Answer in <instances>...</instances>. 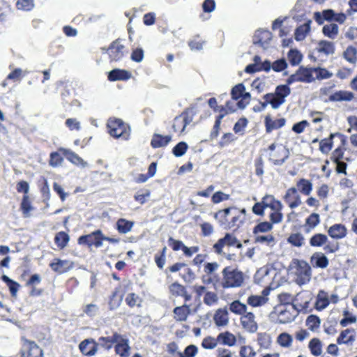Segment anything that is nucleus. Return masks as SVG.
Here are the masks:
<instances>
[{"instance_id": "a211bd4d", "label": "nucleus", "mask_w": 357, "mask_h": 357, "mask_svg": "<svg viewBox=\"0 0 357 357\" xmlns=\"http://www.w3.org/2000/svg\"><path fill=\"white\" fill-rule=\"evenodd\" d=\"M218 344L228 347L235 346L237 341L236 336L229 331H225L219 333L218 335Z\"/></svg>"}, {"instance_id": "bf43d9fd", "label": "nucleus", "mask_w": 357, "mask_h": 357, "mask_svg": "<svg viewBox=\"0 0 357 357\" xmlns=\"http://www.w3.org/2000/svg\"><path fill=\"white\" fill-rule=\"evenodd\" d=\"M218 344V337L216 338L208 336L203 339L202 346L206 349H213Z\"/></svg>"}, {"instance_id": "13d9d810", "label": "nucleus", "mask_w": 357, "mask_h": 357, "mask_svg": "<svg viewBox=\"0 0 357 357\" xmlns=\"http://www.w3.org/2000/svg\"><path fill=\"white\" fill-rule=\"evenodd\" d=\"M305 238L300 233L291 234L288 238V242L294 246L301 247L304 244Z\"/></svg>"}, {"instance_id": "f8f14e48", "label": "nucleus", "mask_w": 357, "mask_h": 357, "mask_svg": "<svg viewBox=\"0 0 357 357\" xmlns=\"http://www.w3.org/2000/svg\"><path fill=\"white\" fill-rule=\"evenodd\" d=\"M98 344L92 338L85 339L79 344V349L85 356H94L98 351Z\"/></svg>"}, {"instance_id": "423d86ee", "label": "nucleus", "mask_w": 357, "mask_h": 357, "mask_svg": "<svg viewBox=\"0 0 357 357\" xmlns=\"http://www.w3.org/2000/svg\"><path fill=\"white\" fill-rule=\"evenodd\" d=\"M101 52L109 55L110 61H119L126 54L125 46L119 40L112 42L108 48L102 47Z\"/></svg>"}, {"instance_id": "cd10ccee", "label": "nucleus", "mask_w": 357, "mask_h": 357, "mask_svg": "<svg viewBox=\"0 0 357 357\" xmlns=\"http://www.w3.org/2000/svg\"><path fill=\"white\" fill-rule=\"evenodd\" d=\"M134 222L124 218H120L116 223V229L120 234H127L132 230Z\"/></svg>"}, {"instance_id": "f03ea898", "label": "nucleus", "mask_w": 357, "mask_h": 357, "mask_svg": "<svg viewBox=\"0 0 357 357\" xmlns=\"http://www.w3.org/2000/svg\"><path fill=\"white\" fill-rule=\"evenodd\" d=\"M109 133L115 138H121L123 140L129 139L130 129L122 120L110 119L107 123Z\"/></svg>"}, {"instance_id": "a18cd8bd", "label": "nucleus", "mask_w": 357, "mask_h": 357, "mask_svg": "<svg viewBox=\"0 0 357 357\" xmlns=\"http://www.w3.org/2000/svg\"><path fill=\"white\" fill-rule=\"evenodd\" d=\"M328 237L323 234H317L312 236L310 240V244L312 247H320L326 244Z\"/></svg>"}, {"instance_id": "4d7b16f0", "label": "nucleus", "mask_w": 357, "mask_h": 357, "mask_svg": "<svg viewBox=\"0 0 357 357\" xmlns=\"http://www.w3.org/2000/svg\"><path fill=\"white\" fill-rule=\"evenodd\" d=\"M296 314H292L289 310H281L279 314V321L280 323H289L294 320Z\"/></svg>"}, {"instance_id": "c85d7f7f", "label": "nucleus", "mask_w": 357, "mask_h": 357, "mask_svg": "<svg viewBox=\"0 0 357 357\" xmlns=\"http://www.w3.org/2000/svg\"><path fill=\"white\" fill-rule=\"evenodd\" d=\"M263 98L264 100H267L269 105L274 109H278L285 102L284 100L278 97L275 93H266L264 96Z\"/></svg>"}, {"instance_id": "774afa93", "label": "nucleus", "mask_w": 357, "mask_h": 357, "mask_svg": "<svg viewBox=\"0 0 357 357\" xmlns=\"http://www.w3.org/2000/svg\"><path fill=\"white\" fill-rule=\"evenodd\" d=\"M241 357H255L256 351L251 346H242L239 351Z\"/></svg>"}, {"instance_id": "79ce46f5", "label": "nucleus", "mask_w": 357, "mask_h": 357, "mask_svg": "<svg viewBox=\"0 0 357 357\" xmlns=\"http://www.w3.org/2000/svg\"><path fill=\"white\" fill-rule=\"evenodd\" d=\"M293 338L287 333H282L277 337V343L282 347L289 348L291 346Z\"/></svg>"}, {"instance_id": "4c0bfd02", "label": "nucleus", "mask_w": 357, "mask_h": 357, "mask_svg": "<svg viewBox=\"0 0 357 357\" xmlns=\"http://www.w3.org/2000/svg\"><path fill=\"white\" fill-rule=\"evenodd\" d=\"M312 261L314 264L315 266L324 268L328 265V258L321 252L315 253L312 257Z\"/></svg>"}, {"instance_id": "ddd939ff", "label": "nucleus", "mask_w": 357, "mask_h": 357, "mask_svg": "<svg viewBox=\"0 0 357 357\" xmlns=\"http://www.w3.org/2000/svg\"><path fill=\"white\" fill-rule=\"evenodd\" d=\"M23 350L24 357H43L42 349L34 342L26 340Z\"/></svg>"}, {"instance_id": "603ef678", "label": "nucleus", "mask_w": 357, "mask_h": 357, "mask_svg": "<svg viewBox=\"0 0 357 357\" xmlns=\"http://www.w3.org/2000/svg\"><path fill=\"white\" fill-rule=\"evenodd\" d=\"M54 241L59 248H63L69 241V236L63 231L59 232L54 238Z\"/></svg>"}, {"instance_id": "bb28decb", "label": "nucleus", "mask_w": 357, "mask_h": 357, "mask_svg": "<svg viewBox=\"0 0 357 357\" xmlns=\"http://www.w3.org/2000/svg\"><path fill=\"white\" fill-rule=\"evenodd\" d=\"M354 98V94L347 91H339L329 96V100L337 101H350Z\"/></svg>"}, {"instance_id": "4be33fe9", "label": "nucleus", "mask_w": 357, "mask_h": 357, "mask_svg": "<svg viewBox=\"0 0 357 357\" xmlns=\"http://www.w3.org/2000/svg\"><path fill=\"white\" fill-rule=\"evenodd\" d=\"M215 324L218 326H224L229 323L228 311L226 308L218 309L213 317Z\"/></svg>"}, {"instance_id": "3c124183", "label": "nucleus", "mask_w": 357, "mask_h": 357, "mask_svg": "<svg viewBox=\"0 0 357 357\" xmlns=\"http://www.w3.org/2000/svg\"><path fill=\"white\" fill-rule=\"evenodd\" d=\"M323 33L326 36L335 38L338 33V26L336 24H326L323 27Z\"/></svg>"}, {"instance_id": "6e6552de", "label": "nucleus", "mask_w": 357, "mask_h": 357, "mask_svg": "<svg viewBox=\"0 0 357 357\" xmlns=\"http://www.w3.org/2000/svg\"><path fill=\"white\" fill-rule=\"evenodd\" d=\"M104 235L101 230L98 229L95 231L78 238V243L80 245H86L88 247L95 246L100 248L102 245Z\"/></svg>"}, {"instance_id": "9b49d317", "label": "nucleus", "mask_w": 357, "mask_h": 357, "mask_svg": "<svg viewBox=\"0 0 357 357\" xmlns=\"http://www.w3.org/2000/svg\"><path fill=\"white\" fill-rule=\"evenodd\" d=\"M241 324L243 328L249 333H255L258 328L255 316L251 312H246L241 316Z\"/></svg>"}, {"instance_id": "7c9ffc66", "label": "nucleus", "mask_w": 357, "mask_h": 357, "mask_svg": "<svg viewBox=\"0 0 357 357\" xmlns=\"http://www.w3.org/2000/svg\"><path fill=\"white\" fill-rule=\"evenodd\" d=\"M330 300L326 292L320 291L317 295L316 301V308L318 310H322L328 307Z\"/></svg>"}, {"instance_id": "0eeeda50", "label": "nucleus", "mask_w": 357, "mask_h": 357, "mask_svg": "<svg viewBox=\"0 0 357 357\" xmlns=\"http://www.w3.org/2000/svg\"><path fill=\"white\" fill-rule=\"evenodd\" d=\"M312 300V295L308 291H301L295 296L291 308L298 312L305 313L308 311L309 304Z\"/></svg>"}, {"instance_id": "c9c22d12", "label": "nucleus", "mask_w": 357, "mask_h": 357, "mask_svg": "<svg viewBox=\"0 0 357 357\" xmlns=\"http://www.w3.org/2000/svg\"><path fill=\"white\" fill-rule=\"evenodd\" d=\"M247 305L240 301L236 300L229 305V310L235 314L243 315L247 312Z\"/></svg>"}, {"instance_id": "473e14b6", "label": "nucleus", "mask_w": 357, "mask_h": 357, "mask_svg": "<svg viewBox=\"0 0 357 357\" xmlns=\"http://www.w3.org/2000/svg\"><path fill=\"white\" fill-rule=\"evenodd\" d=\"M120 338V335L114 333L111 337H100L98 339V341L100 342V344L102 347H105L107 349H109L112 348L113 343L119 342Z\"/></svg>"}, {"instance_id": "c03bdc74", "label": "nucleus", "mask_w": 357, "mask_h": 357, "mask_svg": "<svg viewBox=\"0 0 357 357\" xmlns=\"http://www.w3.org/2000/svg\"><path fill=\"white\" fill-rule=\"evenodd\" d=\"M344 58L350 63L354 64L357 61V49L353 46H349L344 52Z\"/></svg>"}, {"instance_id": "338daca9", "label": "nucleus", "mask_w": 357, "mask_h": 357, "mask_svg": "<svg viewBox=\"0 0 357 357\" xmlns=\"http://www.w3.org/2000/svg\"><path fill=\"white\" fill-rule=\"evenodd\" d=\"M140 302H141L140 298L139 297V296H137L135 293L128 294L126 298V303H127L128 305H129L131 307L136 306V305L139 306L140 304Z\"/></svg>"}, {"instance_id": "39448f33", "label": "nucleus", "mask_w": 357, "mask_h": 357, "mask_svg": "<svg viewBox=\"0 0 357 357\" xmlns=\"http://www.w3.org/2000/svg\"><path fill=\"white\" fill-rule=\"evenodd\" d=\"M231 95L232 100L238 101L237 106L241 109H245L251 99L250 93L245 91V86L241 83L232 88Z\"/></svg>"}, {"instance_id": "ea45409f", "label": "nucleus", "mask_w": 357, "mask_h": 357, "mask_svg": "<svg viewBox=\"0 0 357 357\" xmlns=\"http://www.w3.org/2000/svg\"><path fill=\"white\" fill-rule=\"evenodd\" d=\"M20 208L24 218L30 217L31 211L33 209V208L28 195H24L23 197Z\"/></svg>"}, {"instance_id": "f3484780", "label": "nucleus", "mask_w": 357, "mask_h": 357, "mask_svg": "<svg viewBox=\"0 0 357 357\" xmlns=\"http://www.w3.org/2000/svg\"><path fill=\"white\" fill-rule=\"evenodd\" d=\"M173 313L174 314V317L177 321H185L190 314V306L184 304L181 306L176 307L173 310Z\"/></svg>"}, {"instance_id": "2eb2a0df", "label": "nucleus", "mask_w": 357, "mask_h": 357, "mask_svg": "<svg viewBox=\"0 0 357 357\" xmlns=\"http://www.w3.org/2000/svg\"><path fill=\"white\" fill-rule=\"evenodd\" d=\"M59 151L62 152V153L66 156V159L73 164L77 166H80L82 167H87V162H85L75 152L66 149H60Z\"/></svg>"}, {"instance_id": "49530a36", "label": "nucleus", "mask_w": 357, "mask_h": 357, "mask_svg": "<svg viewBox=\"0 0 357 357\" xmlns=\"http://www.w3.org/2000/svg\"><path fill=\"white\" fill-rule=\"evenodd\" d=\"M335 134H331L328 138H325L321 139L319 143V150L321 153L324 154H327L332 149V140Z\"/></svg>"}, {"instance_id": "dca6fc26", "label": "nucleus", "mask_w": 357, "mask_h": 357, "mask_svg": "<svg viewBox=\"0 0 357 357\" xmlns=\"http://www.w3.org/2000/svg\"><path fill=\"white\" fill-rule=\"evenodd\" d=\"M131 77L132 74L130 72L119 68L111 70L108 74V79L111 82L119 80L126 81L129 79Z\"/></svg>"}, {"instance_id": "e433bc0d", "label": "nucleus", "mask_w": 357, "mask_h": 357, "mask_svg": "<svg viewBox=\"0 0 357 357\" xmlns=\"http://www.w3.org/2000/svg\"><path fill=\"white\" fill-rule=\"evenodd\" d=\"M268 301V298L264 296L252 295L248 298L247 303L249 305L257 307L266 304Z\"/></svg>"}, {"instance_id": "864d4df0", "label": "nucleus", "mask_w": 357, "mask_h": 357, "mask_svg": "<svg viewBox=\"0 0 357 357\" xmlns=\"http://www.w3.org/2000/svg\"><path fill=\"white\" fill-rule=\"evenodd\" d=\"M321 324L320 319L316 315H310L306 320V325L312 331H316L319 328Z\"/></svg>"}, {"instance_id": "20e7f679", "label": "nucleus", "mask_w": 357, "mask_h": 357, "mask_svg": "<svg viewBox=\"0 0 357 357\" xmlns=\"http://www.w3.org/2000/svg\"><path fill=\"white\" fill-rule=\"evenodd\" d=\"M316 80L314 76L313 68L307 67H300L297 71L290 75L287 82L288 84H291L294 82H304V83H312Z\"/></svg>"}, {"instance_id": "e2e57ef3", "label": "nucleus", "mask_w": 357, "mask_h": 357, "mask_svg": "<svg viewBox=\"0 0 357 357\" xmlns=\"http://www.w3.org/2000/svg\"><path fill=\"white\" fill-rule=\"evenodd\" d=\"M273 228L272 223H270L268 222H263L259 224H258L257 226L254 228V234H263L266 231H268L271 230Z\"/></svg>"}, {"instance_id": "72a5a7b5", "label": "nucleus", "mask_w": 357, "mask_h": 357, "mask_svg": "<svg viewBox=\"0 0 357 357\" xmlns=\"http://www.w3.org/2000/svg\"><path fill=\"white\" fill-rule=\"evenodd\" d=\"M353 333V331L349 329H346L342 331L337 337V343L339 344L352 343L355 340V337Z\"/></svg>"}, {"instance_id": "69168bd1", "label": "nucleus", "mask_w": 357, "mask_h": 357, "mask_svg": "<svg viewBox=\"0 0 357 357\" xmlns=\"http://www.w3.org/2000/svg\"><path fill=\"white\" fill-rule=\"evenodd\" d=\"M223 238L227 246H236L238 248H241L242 247V244L231 234H226Z\"/></svg>"}, {"instance_id": "2f4dec72", "label": "nucleus", "mask_w": 357, "mask_h": 357, "mask_svg": "<svg viewBox=\"0 0 357 357\" xmlns=\"http://www.w3.org/2000/svg\"><path fill=\"white\" fill-rule=\"evenodd\" d=\"M255 241L268 246H273L275 243V238L271 234H255Z\"/></svg>"}, {"instance_id": "a878e982", "label": "nucleus", "mask_w": 357, "mask_h": 357, "mask_svg": "<svg viewBox=\"0 0 357 357\" xmlns=\"http://www.w3.org/2000/svg\"><path fill=\"white\" fill-rule=\"evenodd\" d=\"M115 347L116 353L121 357H128L130 354V346L128 340L123 339L121 336L119 342H116Z\"/></svg>"}, {"instance_id": "37998d69", "label": "nucleus", "mask_w": 357, "mask_h": 357, "mask_svg": "<svg viewBox=\"0 0 357 357\" xmlns=\"http://www.w3.org/2000/svg\"><path fill=\"white\" fill-rule=\"evenodd\" d=\"M320 222L319 215L317 213H312L305 220L306 231L310 232Z\"/></svg>"}, {"instance_id": "f704fd0d", "label": "nucleus", "mask_w": 357, "mask_h": 357, "mask_svg": "<svg viewBox=\"0 0 357 357\" xmlns=\"http://www.w3.org/2000/svg\"><path fill=\"white\" fill-rule=\"evenodd\" d=\"M317 49L319 52L324 53L326 55L333 54L335 52L334 44L332 42L326 40L320 41Z\"/></svg>"}, {"instance_id": "412c9836", "label": "nucleus", "mask_w": 357, "mask_h": 357, "mask_svg": "<svg viewBox=\"0 0 357 357\" xmlns=\"http://www.w3.org/2000/svg\"><path fill=\"white\" fill-rule=\"evenodd\" d=\"M172 140L170 135H161L159 134H154L153 135L151 145L153 148L157 149L166 146Z\"/></svg>"}, {"instance_id": "393cba45", "label": "nucleus", "mask_w": 357, "mask_h": 357, "mask_svg": "<svg viewBox=\"0 0 357 357\" xmlns=\"http://www.w3.org/2000/svg\"><path fill=\"white\" fill-rule=\"evenodd\" d=\"M312 21L308 20L307 22L297 27L295 30V39L297 41L303 40L310 31V24Z\"/></svg>"}, {"instance_id": "b1692460", "label": "nucleus", "mask_w": 357, "mask_h": 357, "mask_svg": "<svg viewBox=\"0 0 357 357\" xmlns=\"http://www.w3.org/2000/svg\"><path fill=\"white\" fill-rule=\"evenodd\" d=\"M191 120L187 115H181L174 119L173 128L176 132H183Z\"/></svg>"}, {"instance_id": "58836bf2", "label": "nucleus", "mask_w": 357, "mask_h": 357, "mask_svg": "<svg viewBox=\"0 0 357 357\" xmlns=\"http://www.w3.org/2000/svg\"><path fill=\"white\" fill-rule=\"evenodd\" d=\"M257 343L261 349H269L272 344L271 335L266 333H259L257 335Z\"/></svg>"}, {"instance_id": "de8ad7c7", "label": "nucleus", "mask_w": 357, "mask_h": 357, "mask_svg": "<svg viewBox=\"0 0 357 357\" xmlns=\"http://www.w3.org/2000/svg\"><path fill=\"white\" fill-rule=\"evenodd\" d=\"M314 78L318 80L326 79L333 76V73L327 69L320 67L313 68Z\"/></svg>"}, {"instance_id": "6ab92c4d", "label": "nucleus", "mask_w": 357, "mask_h": 357, "mask_svg": "<svg viewBox=\"0 0 357 357\" xmlns=\"http://www.w3.org/2000/svg\"><path fill=\"white\" fill-rule=\"evenodd\" d=\"M265 208H270L272 211H282L283 206L280 201L276 200L273 195H266L262 199Z\"/></svg>"}, {"instance_id": "4468645a", "label": "nucleus", "mask_w": 357, "mask_h": 357, "mask_svg": "<svg viewBox=\"0 0 357 357\" xmlns=\"http://www.w3.org/2000/svg\"><path fill=\"white\" fill-rule=\"evenodd\" d=\"M50 266L54 272L61 274L69 271L73 266V263L68 260L54 259Z\"/></svg>"}, {"instance_id": "f257e3e1", "label": "nucleus", "mask_w": 357, "mask_h": 357, "mask_svg": "<svg viewBox=\"0 0 357 357\" xmlns=\"http://www.w3.org/2000/svg\"><path fill=\"white\" fill-rule=\"evenodd\" d=\"M222 275L221 285L225 289L239 287L243 283V273L231 266L225 267Z\"/></svg>"}, {"instance_id": "09e8293b", "label": "nucleus", "mask_w": 357, "mask_h": 357, "mask_svg": "<svg viewBox=\"0 0 357 357\" xmlns=\"http://www.w3.org/2000/svg\"><path fill=\"white\" fill-rule=\"evenodd\" d=\"M303 59L302 54L297 50H291L288 52V60L292 66L298 65Z\"/></svg>"}, {"instance_id": "c756f323", "label": "nucleus", "mask_w": 357, "mask_h": 357, "mask_svg": "<svg viewBox=\"0 0 357 357\" xmlns=\"http://www.w3.org/2000/svg\"><path fill=\"white\" fill-rule=\"evenodd\" d=\"M334 15L335 12L331 9H328L325 10L321 13L316 12L314 15V18L318 24H322L324 20H333Z\"/></svg>"}, {"instance_id": "052dcab7", "label": "nucleus", "mask_w": 357, "mask_h": 357, "mask_svg": "<svg viewBox=\"0 0 357 357\" xmlns=\"http://www.w3.org/2000/svg\"><path fill=\"white\" fill-rule=\"evenodd\" d=\"M16 6L19 10L29 11L34 6L33 0H17Z\"/></svg>"}, {"instance_id": "7ed1b4c3", "label": "nucleus", "mask_w": 357, "mask_h": 357, "mask_svg": "<svg viewBox=\"0 0 357 357\" xmlns=\"http://www.w3.org/2000/svg\"><path fill=\"white\" fill-rule=\"evenodd\" d=\"M294 274L296 282L299 285L307 284L311 279V267L305 261L296 260L294 262Z\"/></svg>"}, {"instance_id": "680f3d73", "label": "nucleus", "mask_w": 357, "mask_h": 357, "mask_svg": "<svg viewBox=\"0 0 357 357\" xmlns=\"http://www.w3.org/2000/svg\"><path fill=\"white\" fill-rule=\"evenodd\" d=\"M151 192L149 190L144 189L138 191L134 196L135 199L141 204H144L147 199L150 197Z\"/></svg>"}, {"instance_id": "1a4fd4ad", "label": "nucleus", "mask_w": 357, "mask_h": 357, "mask_svg": "<svg viewBox=\"0 0 357 357\" xmlns=\"http://www.w3.org/2000/svg\"><path fill=\"white\" fill-rule=\"evenodd\" d=\"M271 39L272 33L268 30L259 29L254 34L253 43L265 50L268 47Z\"/></svg>"}, {"instance_id": "a19ab883", "label": "nucleus", "mask_w": 357, "mask_h": 357, "mask_svg": "<svg viewBox=\"0 0 357 357\" xmlns=\"http://www.w3.org/2000/svg\"><path fill=\"white\" fill-rule=\"evenodd\" d=\"M298 189L305 195H309L312 190V183L305 178L300 179L297 183Z\"/></svg>"}, {"instance_id": "6e6d98bb", "label": "nucleus", "mask_w": 357, "mask_h": 357, "mask_svg": "<svg viewBox=\"0 0 357 357\" xmlns=\"http://www.w3.org/2000/svg\"><path fill=\"white\" fill-rule=\"evenodd\" d=\"M288 85V84L279 85L275 90V93L277 94L278 97L284 100L285 98L287 97L291 93V89Z\"/></svg>"}, {"instance_id": "8fccbe9b", "label": "nucleus", "mask_w": 357, "mask_h": 357, "mask_svg": "<svg viewBox=\"0 0 357 357\" xmlns=\"http://www.w3.org/2000/svg\"><path fill=\"white\" fill-rule=\"evenodd\" d=\"M321 342L317 338L312 339L309 343V348L311 351V353L315 356H318L321 354Z\"/></svg>"}, {"instance_id": "0e129e2a", "label": "nucleus", "mask_w": 357, "mask_h": 357, "mask_svg": "<svg viewBox=\"0 0 357 357\" xmlns=\"http://www.w3.org/2000/svg\"><path fill=\"white\" fill-rule=\"evenodd\" d=\"M187 149L188 144L184 142H181L174 147L172 153L176 157H181L185 153Z\"/></svg>"}, {"instance_id": "5fc2aeb1", "label": "nucleus", "mask_w": 357, "mask_h": 357, "mask_svg": "<svg viewBox=\"0 0 357 357\" xmlns=\"http://www.w3.org/2000/svg\"><path fill=\"white\" fill-rule=\"evenodd\" d=\"M203 301L206 305L213 306L218 303V296L215 292L206 291L205 292Z\"/></svg>"}, {"instance_id": "9d476101", "label": "nucleus", "mask_w": 357, "mask_h": 357, "mask_svg": "<svg viewBox=\"0 0 357 357\" xmlns=\"http://www.w3.org/2000/svg\"><path fill=\"white\" fill-rule=\"evenodd\" d=\"M284 202L292 209L297 208L302 203L301 196L298 192V190L294 187L290 188L287 190L284 196Z\"/></svg>"}, {"instance_id": "5701e85b", "label": "nucleus", "mask_w": 357, "mask_h": 357, "mask_svg": "<svg viewBox=\"0 0 357 357\" xmlns=\"http://www.w3.org/2000/svg\"><path fill=\"white\" fill-rule=\"evenodd\" d=\"M286 120L284 118L273 120L270 116L265 118L266 130L271 132L272 130L280 128L285 125Z\"/></svg>"}, {"instance_id": "aec40b11", "label": "nucleus", "mask_w": 357, "mask_h": 357, "mask_svg": "<svg viewBox=\"0 0 357 357\" xmlns=\"http://www.w3.org/2000/svg\"><path fill=\"white\" fill-rule=\"evenodd\" d=\"M328 233L333 238L341 239L346 236L347 229L342 224H335L328 229Z\"/></svg>"}]
</instances>
